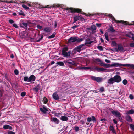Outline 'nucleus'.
Masks as SVG:
<instances>
[{
    "instance_id": "1",
    "label": "nucleus",
    "mask_w": 134,
    "mask_h": 134,
    "mask_svg": "<svg viewBox=\"0 0 134 134\" xmlns=\"http://www.w3.org/2000/svg\"><path fill=\"white\" fill-rule=\"evenodd\" d=\"M66 11H68V12L69 13H77L81 14H82L85 15L86 16H88V15H87L86 14L82 11L81 9L79 8H66L65 9Z\"/></svg>"
},
{
    "instance_id": "2",
    "label": "nucleus",
    "mask_w": 134,
    "mask_h": 134,
    "mask_svg": "<svg viewBox=\"0 0 134 134\" xmlns=\"http://www.w3.org/2000/svg\"><path fill=\"white\" fill-rule=\"evenodd\" d=\"M111 19L112 20H113L116 23H121L123 24L124 25H134V21L130 23H129L127 21H124L123 20H115L114 17L113 16Z\"/></svg>"
},
{
    "instance_id": "3",
    "label": "nucleus",
    "mask_w": 134,
    "mask_h": 134,
    "mask_svg": "<svg viewBox=\"0 0 134 134\" xmlns=\"http://www.w3.org/2000/svg\"><path fill=\"white\" fill-rule=\"evenodd\" d=\"M68 48L67 47H65L63 48L62 50V54L64 57H68L70 56L71 52L70 51H68Z\"/></svg>"
},
{
    "instance_id": "4",
    "label": "nucleus",
    "mask_w": 134,
    "mask_h": 134,
    "mask_svg": "<svg viewBox=\"0 0 134 134\" xmlns=\"http://www.w3.org/2000/svg\"><path fill=\"white\" fill-rule=\"evenodd\" d=\"M83 39L82 38L79 39V38L76 37H72L70 38L68 40L69 43H74L76 42H79L82 41Z\"/></svg>"
},
{
    "instance_id": "5",
    "label": "nucleus",
    "mask_w": 134,
    "mask_h": 134,
    "mask_svg": "<svg viewBox=\"0 0 134 134\" xmlns=\"http://www.w3.org/2000/svg\"><path fill=\"white\" fill-rule=\"evenodd\" d=\"M91 79L93 80L96 81L98 82H101L103 80V79L102 78L94 76H91Z\"/></svg>"
},
{
    "instance_id": "6",
    "label": "nucleus",
    "mask_w": 134,
    "mask_h": 134,
    "mask_svg": "<svg viewBox=\"0 0 134 134\" xmlns=\"http://www.w3.org/2000/svg\"><path fill=\"white\" fill-rule=\"evenodd\" d=\"M114 79V82L119 83L121 81V79L120 76L116 75L113 77Z\"/></svg>"
},
{
    "instance_id": "7",
    "label": "nucleus",
    "mask_w": 134,
    "mask_h": 134,
    "mask_svg": "<svg viewBox=\"0 0 134 134\" xmlns=\"http://www.w3.org/2000/svg\"><path fill=\"white\" fill-rule=\"evenodd\" d=\"M112 111H111L112 114L118 118L121 117V113L117 111H114L112 109Z\"/></svg>"
},
{
    "instance_id": "8",
    "label": "nucleus",
    "mask_w": 134,
    "mask_h": 134,
    "mask_svg": "<svg viewBox=\"0 0 134 134\" xmlns=\"http://www.w3.org/2000/svg\"><path fill=\"white\" fill-rule=\"evenodd\" d=\"M96 70L98 71H103L106 70V69H105L103 68L96 67L94 68H92V69L90 70L93 71L94 70Z\"/></svg>"
},
{
    "instance_id": "9",
    "label": "nucleus",
    "mask_w": 134,
    "mask_h": 134,
    "mask_svg": "<svg viewBox=\"0 0 134 134\" xmlns=\"http://www.w3.org/2000/svg\"><path fill=\"white\" fill-rule=\"evenodd\" d=\"M42 107L43 108H40V111L44 114H46L47 112L48 111V108H46L44 105H43Z\"/></svg>"
},
{
    "instance_id": "10",
    "label": "nucleus",
    "mask_w": 134,
    "mask_h": 134,
    "mask_svg": "<svg viewBox=\"0 0 134 134\" xmlns=\"http://www.w3.org/2000/svg\"><path fill=\"white\" fill-rule=\"evenodd\" d=\"M84 46V44H83L79 46H78L76 47L74 49L76 51H77L78 52H80L81 51V49Z\"/></svg>"
},
{
    "instance_id": "11",
    "label": "nucleus",
    "mask_w": 134,
    "mask_h": 134,
    "mask_svg": "<svg viewBox=\"0 0 134 134\" xmlns=\"http://www.w3.org/2000/svg\"><path fill=\"white\" fill-rule=\"evenodd\" d=\"M52 97L55 100H58L59 99V97L56 92H55L52 95Z\"/></svg>"
},
{
    "instance_id": "12",
    "label": "nucleus",
    "mask_w": 134,
    "mask_h": 134,
    "mask_svg": "<svg viewBox=\"0 0 134 134\" xmlns=\"http://www.w3.org/2000/svg\"><path fill=\"white\" fill-rule=\"evenodd\" d=\"M36 79V77L34 75H32L29 78L28 82L34 81Z\"/></svg>"
},
{
    "instance_id": "13",
    "label": "nucleus",
    "mask_w": 134,
    "mask_h": 134,
    "mask_svg": "<svg viewBox=\"0 0 134 134\" xmlns=\"http://www.w3.org/2000/svg\"><path fill=\"white\" fill-rule=\"evenodd\" d=\"M117 52L120 51V52H123L124 50V48L122 45L121 44H118V48H117Z\"/></svg>"
},
{
    "instance_id": "14",
    "label": "nucleus",
    "mask_w": 134,
    "mask_h": 134,
    "mask_svg": "<svg viewBox=\"0 0 134 134\" xmlns=\"http://www.w3.org/2000/svg\"><path fill=\"white\" fill-rule=\"evenodd\" d=\"M51 120V121L54 122L56 124H58L60 122L58 119L56 118L52 117Z\"/></svg>"
},
{
    "instance_id": "15",
    "label": "nucleus",
    "mask_w": 134,
    "mask_h": 134,
    "mask_svg": "<svg viewBox=\"0 0 134 134\" xmlns=\"http://www.w3.org/2000/svg\"><path fill=\"white\" fill-rule=\"evenodd\" d=\"M64 62L66 64L68 65H71L75 66H77L76 64L74 61L69 62L66 61V62Z\"/></svg>"
},
{
    "instance_id": "16",
    "label": "nucleus",
    "mask_w": 134,
    "mask_h": 134,
    "mask_svg": "<svg viewBox=\"0 0 134 134\" xmlns=\"http://www.w3.org/2000/svg\"><path fill=\"white\" fill-rule=\"evenodd\" d=\"M121 66L124 67H130L134 69V65L129 64H120V66Z\"/></svg>"
},
{
    "instance_id": "17",
    "label": "nucleus",
    "mask_w": 134,
    "mask_h": 134,
    "mask_svg": "<svg viewBox=\"0 0 134 134\" xmlns=\"http://www.w3.org/2000/svg\"><path fill=\"white\" fill-rule=\"evenodd\" d=\"M92 68L91 67H78V69L79 70L84 69L86 70L92 69Z\"/></svg>"
},
{
    "instance_id": "18",
    "label": "nucleus",
    "mask_w": 134,
    "mask_h": 134,
    "mask_svg": "<svg viewBox=\"0 0 134 134\" xmlns=\"http://www.w3.org/2000/svg\"><path fill=\"white\" fill-rule=\"evenodd\" d=\"M74 19V21L73 23H75L77 21L80 20V15H75L73 18Z\"/></svg>"
},
{
    "instance_id": "19",
    "label": "nucleus",
    "mask_w": 134,
    "mask_h": 134,
    "mask_svg": "<svg viewBox=\"0 0 134 134\" xmlns=\"http://www.w3.org/2000/svg\"><path fill=\"white\" fill-rule=\"evenodd\" d=\"M85 45H86L87 44H91V43L93 42V41H90V39L89 38H88L85 40Z\"/></svg>"
},
{
    "instance_id": "20",
    "label": "nucleus",
    "mask_w": 134,
    "mask_h": 134,
    "mask_svg": "<svg viewBox=\"0 0 134 134\" xmlns=\"http://www.w3.org/2000/svg\"><path fill=\"white\" fill-rule=\"evenodd\" d=\"M125 119L127 121L129 122H133L132 120L131 117L129 115H127L125 117Z\"/></svg>"
},
{
    "instance_id": "21",
    "label": "nucleus",
    "mask_w": 134,
    "mask_h": 134,
    "mask_svg": "<svg viewBox=\"0 0 134 134\" xmlns=\"http://www.w3.org/2000/svg\"><path fill=\"white\" fill-rule=\"evenodd\" d=\"M51 30V29L50 27H45L43 29L44 31L47 33H49Z\"/></svg>"
},
{
    "instance_id": "22",
    "label": "nucleus",
    "mask_w": 134,
    "mask_h": 134,
    "mask_svg": "<svg viewBox=\"0 0 134 134\" xmlns=\"http://www.w3.org/2000/svg\"><path fill=\"white\" fill-rule=\"evenodd\" d=\"M20 27L22 28H24V27L22 25L24 26L25 27H27L28 24L26 23H25L23 21L20 23Z\"/></svg>"
},
{
    "instance_id": "23",
    "label": "nucleus",
    "mask_w": 134,
    "mask_h": 134,
    "mask_svg": "<svg viewBox=\"0 0 134 134\" xmlns=\"http://www.w3.org/2000/svg\"><path fill=\"white\" fill-rule=\"evenodd\" d=\"M3 128L4 129H9L10 130H12V127L8 125H5L3 126Z\"/></svg>"
},
{
    "instance_id": "24",
    "label": "nucleus",
    "mask_w": 134,
    "mask_h": 134,
    "mask_svg": "<svg viewBox=\"0 0 134 134\" xmlns=\"http://www.w3.org/2000/svg\"><path fill=\"white\" fill-rule=\"evenodd\" d=\"M60 119L63 121H66L68 120V117L65 116H62L60 118Z\"/></svg>"
},
{
    "instance_id": "25",
    "label": "nucleus",
    "mask_w": 134,
    "mask_h": 134,
    "mask_svg": "<svg viewBox=\"0 0 134 134\" xmlns=\"http://www.w3.org/2000/svg\"><path fill=\"white\" fill-rule=\"evenodd\" d=\"M56 64H57L58 65L55 66V67L57 66H63L64 65V63L62 62L59 61L58 62L56 63Z\"/></svg>"
},
{
    "instance_id": "26",
    "label": "nucleus",
    "mask_w": 134,
    "mask_h": 134,
    "mask_svg": "<svg viewBox=\"0 0 134 134\" xmlns=\"http://www.w3.org/2000/svg\"><path fill=\"white\" fill-rule=\"evenodd\" d=\"M134 113V110L133 109H131L127 111L126 114H132Z\"/></svg>"
},
{
    "instance_id": "27",
    "label": "nucleus",
    "mask_w": 134,
    "mask_h": 134,
    "mask_svg": "<svg viewBox=\"0 0 134 134\" xmlns=\"http://www.w3.org/2000/svg\"><path fill=\"white\" fill-rule=\"evenodd\" d=\"M100 65L101 66H102L104 67H106L107 68L109 67L110 66V64L103 63H101Z\"/></svg>"
},
{
    "instance_id": "28",
    "label": "nucleus",
    "mask_w": 134,
    "mask_h": 134,
    "mask_svg": "<svg viewBox=\"0 0 134 134\" xmlns=\"http://www.w3.org/2000/svg\"><path fill=\"white\" fill-rule=\"evenodd\" d=\"M113 81H114V77L111 78L109 80L108 83L111 84H113Z\"/></svg>"
},
{
    "instance_id": "29",
    "label": "nucleus",
    "mask_w": 134,
    "mask_h": 134,
    "mask_svg": "<svg viewBox=\"0 0 134 134\" xmlns=\"http://www.w3.org/2000/svg\"><path fill=\"white\" fill-rule=\"evenodd\" d=\"M110 129L111 130L112 132L114 133L115 134H116V131L115 130V129L113 126L110 125Z\"/></svg>"
},
{
    "instance_id": "30",
    "label": "nucleus",
    "mask_w": 134,
    "mask_h": 134,
    "mask_svg": "<svg viewBox=\"0 0 134 134\" xmlns=\"http://www.w3.org/2000/svg\"><path fill=\"white\" fill-rule=\"evenodd\" d=\"M111 67H117L120 66V64L117 63H114L112 64L110 66Z\"/></svg>"
},
{
    "instance_id": "31",
    "label": "nucleus",
    "mask_w": 134,
    "mask_h": 134,
    "mask_svg": "<svg viewBox=\"0 0 134 134\" xmlns=\"http://www.w3.org/2000/svg\"><path fill=\"white\" fill-rule=\"evenodd\" d=\"M55 35H56V34H55V33H53L51 35L48 36V39H51V38H53L55 37Z\"/></svg>"
},
{
    "instance_id": "32",
    "label": "nucleus",
    "mask_w": 134,
    "mask_h": 134,
    "mask_svg": "<svg viewBox=\"0 0 134 134\" xmlns=\"http://www.w3.org/2000/svg\"><path fill=\"white\" fill-rule=\"evenodd\" d=\"M104 36L106 40L108 41H109V40L108 38V32H106L105 33Z\"/></svg>"
},
{
    "instance_id": "33",
    "label": "nucleus",
    "mask_w": 134,
    "mask_h": 134,
    "mask_svg": "<svg viewBox=\"0 0 134 134\" xmlns=\"http://www.w3.org/2000/svg\"><path fill=\"white\" fill-rule=\"evenodd\" d=\"M110 31L112 32H114L115 31L113 27L110 26L109 28Z\"/></svg>"
},
{
    "instance_id": "34",
    "label": "nucleus",
    "mask_w": 134,
    "mask_h": 134,
    "mask_svg": "<svg viewBox=\"0 0 134 134\" xmlns=\"http://www.w3.org/2000/svg\"><path fill=\"white\" fill-rule=\"evenodd\" d=\"M97 48L100 51H102L103 50V47L101 46H98L97 47Z\"/></svg>"
},
{
    "instance_id": "35",
    "label": "nucleus",
    "mask_w": 134,
    "mask_h": 134,
    "mask_svg": "<svg viewBox=\"0 0 134 134\" xmlns=\"http://www.w3.org/2000/svg\"><path fill=\"white\" fill-rule=\"evenodd\" d=\"M43 101L44 102V104H46L48 102L47 99L45 97H44L43 98Z\"/></svg>"
},
{
    "instance_id": "36",
    "label": "nucleus",
    "mask_w": 134,
    "mask_h": 134,
    "mask_svg": "<svg viewBox=\"0 0 134 134\" xmlns=\"http://www.w3.org/2000/svg\"><path fill=\"white\" fill-rule=\"evenodd\" d=\"M74 129L76 132L78 131L79 130V127L76 126H75L74 127Z\"/></svg>"
},
{
    "instance_id": "37",
    "label": "nucleus",
    "mask_w": 134,
    "mask_h": 134,
    "mask_svg": "<svg viewBox=\"0 0 134 134\" xmlns=\"http://www.w3.org/2000/svg\"><path fill=\"white\" fill-rule=\"evenodd\" d=\"M22 7L26 10H28L29 9V7H27L26 5L23 4L22 5Z\"/></svg>"
},
{
    "instance_id": "38",
    "label": "nucleus",
    "mask_w": 134,
    "mask_h": 134,
    "mask_svg": "<svg viewBox=\"0 0 134 134\" xmlns=\"http://www.w3.org/2000/svg\"><path fill=\"white\" fill-rule=\"evenodd\" d=\"M130 127L131 130L134 131V125L132 124H131L130 125Z\"/></svg>"
},
{
    "instance_id": "39",
    "label": "nucleus",
    "mask_w": 134,
    "mask_h": 134,
    "mask_svg": "<svg viewBox=\"0 0 134 134\" xmlns=\"http://www.w3.org/2000/svg\"><path fill=\"white\" fill-rule=\"evenodd\" d=\"M92 121L93 122H95L96 121V119L95 117L94 116H91Z\"/></svg>"
},
{
    "instance_id": "40",
    "label": "nucleus",
    "mask_w": 134,
    "mask_h": 134,
    "mask_svg": "<svg viewBox=\"0 0 134 134\" xmlns=\"http://www.w3.org/2000/svg\"><path fill=\"white\" fill-rule=\"evenodd\" d=\"M33 91H35L37 93L39 89L37 87H35L33 88Z\"/></svg>"
},
{
    "instance_id": "41",
    "label": "nucleus",
    "mask_w": 134,
    "mask_h": 134,
    "mask_svg": "<svg viewBox=\"0 0 134 134\" xmlns=\"http://www.w3.org/2000/svg\"><path fill=\"white\" fill-rule=\"evenodd\" d=\"M20 12H21L18 13L19 15H21L23 16H25V14L23 12L22 10H20Z\"/></svg>"
},
{
    "instance_id": "42",
    "label": "nucleus",
    "mask_w": 134,
    "mask_h": 134,
    "mask_svg": "<svg viewBox=\"0 0 134 134\" xmlns=\"http://www.w3.org/2000/svg\"><path fill=\"white\" fill-rule=\"evenodd\" d=\"M14 74L16 75H18L19 74V72L17 69H15L14 71Z\"/></svg>"
},
{
    "instance_id": "43",
    "label": "nucleus",
    "mask_w": 134,
    "mask_h": 134,
    "mask_svg": "<svg viewBox=\"0 0 134 134\" xmlns=\"http://www.w3.org/2000/svg\"><path fill=\"white\" fill-rule=\"evenodd\" d=\"M26 94V93L25 92H22L21 93V96L22 97L25 96Z\"/></svg>"
},
{
    "instance_id": "44",
    "label": "nucleus",
    "mask_w": 134,
    "mask_h": 134,
    "mask_svg": "<svg viewBox=\"0 0 134 134\" xmlns=\"http://www.w3.org/2000/svg\"><path fill=\"white\" fill-rule=\"evenodd\" d=\"M117 43L114 41H113L112 42V46H116Z\"/></svg>"
},
{
    "instance_id": "45",
    "label": "nucleus",
    "mask_w": 134,
    "mask_h": 134,
    "mask_svg": "<svg viewBox=\"0 0 134 134\" xmlns=\"http://www.w3.org/2000/svg\"><path fill=\"white\" fill-rule=\"evenodd\" d=\"M96 28L95 25H93L91 26V29L93 30H94L96 29Z\"/></svg>"
},
{
    "instance_id": "46",
    "label": "nucleus",
    "mask_w": 134,
    "mask_h": 134,
    "mask_svg": "<svg viewBox=\"0 0 134 134\" xmlns=\"http://www.w3.org/2000/svg\"><path fill=\"white\" fill-rule=\"evenodd\" d=\"M122 83L124 85H126L127 83V81L126 79H124L122 81Z\"/></svg>"
},
{
    "instance_id": "47",
    "label": "nucleus",
    "mask_w": 134,
    "mask_h": 134,
    "mask_svg": "<svg viewBox=\"0 0 134 134\" xmlns=\"http://www.w3.org/2000/svg\"><path fill=\"white\" fill-rule=\"evenodd\" d=\"M29 78L27 76L24 77V81H27V82H28L29 80Z\"/></svg>"
},
{
    "instance_id": "48",
    "label": "nucleus",
    "mask_w": 134,
    "mask_h": 134,
    "mask_svg": "<svg viewBox=\"0 0 134 134\" xmlns=\"http://www.w3.org/2000/svg\"><path fill=\"white\" fill-rule=\"evenodd\" d=\"M87 122H90L92 121V118L90 117H88L87 118Z\"/></svg>"
},
{
    "instance_id": "49",
    "label": "nucleus",
    "mask_w": 134,
    "mask_h": 134,
    "mask_svg": "<svg viewBox=\"0 0 134 134\" xmlns=\"http://www.w3.org/2000/svg\"><path fill=\"white\" fill-rule=\"evenodd\" d=\"M100 92H103L104 91V89L103 87H101L99 90Z\"/></svg>"
},
{
    "instance_id": "50",
    "label": "nucleus",
    "mask_w": 134,
    "mask_h": 134,
    "mask_svg": "<svg viewBox=\"0 0 134 134\" xmlns=\"http://www.w3.org/2000/svg\"><path fill=\"white\" fill-rule=\"evenodd\" d=\"M129 97L130 98L131 100L134 99V96L132 94H130L129 96Z\"/></svg>"
},
{
    "instance_id": "51",
    "label": "nucleus",
    "mask_w": 134,
    "mask_h": 134,
    "mask_svg": "<svg viewBox=\"0 0 134 134\" xmlns=\"http://www.w3.org/2000/svg\"><path fill=\"white\" fill-rule=\"evenodd\" d=\"M80 20L82 21H84L85 19L83 18L82 17V16L81 15H80Z\"/></svg>"
},
{
    "instance_id": "52",
    "label": "nucleus",
    "mask_w": 134,
    "mask_h": 134,
    "mask_svg": "<svg viewBox=\"0 0 134 134\" xmlns=\"http://www.w3.org/2000/svg\"><path fill=\"white\" fill-rule=\"evenodd\" d=\"M110 49L113 52H114L115 51H116L117 52V51H118L117 50V48H114Z\"/></svg>"
},
{
    "instance_id": "53",
    "label": "nucleus",
    "mask_w": 134,
    "mask_h": 134,
    "mask_svg": "<svg viewBox=\"0 0 134 134\" xmlns=\"http://www.w3.org/2000/svg\"><path fill=\"white\" fill-rule=\"evenodd\" d=\"M13 26L15 27L16 28H17L18 27V26L16 24H13L12 25Z\"/></svg>"
},
{
    "instance_id": "54",
    "label": "nucleus",
    "mask_w": 134,
    "mask_h": 134,
    "mask_svg": "<svg viewBox=\"0 0 134 134\" xmlns=\"http://www.w3.org/2000/svg\"><path fill=\"white\" fill-rule=\"evenodd\" d=\"M130 46L131 47H134V42L130 43Z\"/></svg>"
},
{
    "instance_id": "55",
    "label": "nucleus",
    "mask_w": 134,
    "mask_h": 134,
    "mask_svg": "<svg viewBox=\"0 0 134 134\" xmlns=\"http://www.w3.org/2000/svg\"><path fill=\"white\" fill-rule=\"evenodd\" d=\"M43 38V36L42 35L41 37V38H40L38 40H37L36 41V42H40V40L42 39V38Z\"/></svg>"
},
{
    "instance_id": "56",
    "label": "nucleus",
    "mask_w": 134,
    "mask_h": 134,
    "mask_svg": "<svg viewBox=\"0 0 134 134\" xmlns=\"http://www.w3.org/2000/svg\"><path fill=\"white\" fill-rule=\"evenodd\" d=\"M95 61H96L97 62H101V60L98 58H96V59H95Z\"/></svg>"
},
{
    "instance_id": "57",
    "label": "nucleus",
    "mask_w": 134,
    "mask_h": 134,
    "mask_svg": "<svg viewBox=\"0 0 134 134\" xmlns=\"http://www.w3.org/2000/svg\"><path fill=\"white\" fill-rule=\"evenodd\" d=\"M37 27L39 29H41L42 28V27L40 25H37Z\"/></svg>"
},
{
    "instance_id": "58",
    "label": "nucleus",
    "mask_w": 134,
    "mask_h": 134,
    "mask_svg": "<svg viewBox=\"0 0 134 134\" xmlns=\"http://www.w3.org/2000/svg\"><path fill=\"white\" fill-rule=\"evenodd\" d=\"M8 134H15V132L12 131H9L8 133Z\"/></svg>"
},
{
    "instance_id": "59",
    "label": "nucleus",
    "mask_w": 134,
    "mask_h": 134,
    "mask_svg": "<svg viewBox=\"0 0 134 134\" xmlns=\"http://www.w3.org/2000/svg\"><path fill=\"white\" fill-rule=\"evenodd\" d=\"M57 21H55L54 22V27L55 28H56L57 26Z\"/></svg>"
},
{
    "instance_id": "60",
    "label": "nucleus",
    "mask_w": 134,
    "mask_h": 134,
    "mask_svg": "<svg viewBox=\"0 0 134 134\" xmlns=\"http://www.w3.org/2000/svg\"><path fill=\"white\" fill-rule=\"evenodd\" d=\"M79 26V25H75L71 27V29H74L75 28H76L77 27H78Z\"/></svg>"
},
{
    "instance_id": "61",
    "label": "nucleus",
    "mask_w": 134,
    "mask_h": 134,
    "mask_svg": "<svg viewBox=\"0 0 134 134\" xmlns=\"http://www.w3.org/2000/svg\"><path fill=\"white\" fill-rule=\"evenodd\" d=\"M9 22L11 24H13L14 23V21L12 19H9Z\"/></svg>"
},
{
    "instance_id": "62",
    "label": "nucleus",
    "mask_w": 134,
    "mask_h": 134,
    "mask_svg": "<svg viewBox=\"0 0 134 134\" xmlns=\"http://www.w3.org/2000/svg\"><path fill=\"white\" fill-rule=\"evenodd\" d=\"M96 25L98 27H100L101 24H100L97 23L96 24Z\"/></svg>"
},
{
    "instance_id": "63",
    "label": "nucleus",
    "mask_w": 134,
    "mask_h": 134,
    "mask_svg": "<svg viewBox=\"0 0 134 134\" xmlns=\"http://www.w3.org/2000/svg\"><path fill=\"white\" fill-rule=\"evenodd\" d=\"M101 42L102 43H104V40L101 38H100Z\"/></svg>"
},
{
    "instance_id": "64",
    "label": "nucleus",
    "mask_w": 134,
    "mask_h": 134,
    "mask_svg": "<svg viewBox=\"0 0 134 134\" xmlns=\"http://www.w3.org/2000/svg\"><path fill=\"white\" fill-rule=\"evenodd\" d=\"M108 16L110 18H111L113 16L112 14H109L108 15Z\"/></svg>"
}]
</instances>
